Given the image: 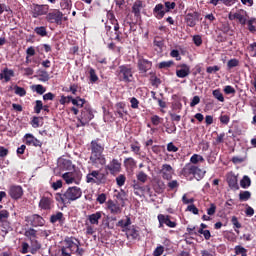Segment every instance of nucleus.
Listing matches in <instances>:
<instances>
[{
    "mask_svg": "<svg viewBox=\"0 0 256 256\" xmlns=\"http://www.w3.org/2000/svg\"><path fill=\"white\" fill-rule=\"evenodd\" d=\"M219 121L222 125H229V121H231V117H229V115H220Z\"/></svg>",
    "mask_w": 256,
    "mask_h": 256,
    "instance_id": "69168bd1",
    "label": "nucleus"
},
{
    "mask_svg": "<svg viewBox=\"0 0 256 256\" xmlns=\"http://www.w3.org/2000/svg\"><path fill=\"white\" fill-rule=\"evenodd\" d=\"M41 111H43V101L36 100V104L34 106V112L37 113V115H39Z\"/></svg>",
    "mask_w": 256,
    "mask_h": 256,
    "instance_id": "5fc2aeb1",
    "label": "nucleus"
},
{
    "mask_svg": "<svg viewBox=\"0 0 256 256\" xmlns=\"http://www.w3.org/2000/svg\"><path fill=\"white\" fill-rule=\"evenodd\" d=\"M93 117L94 115L93 111L91 110V106H85L81 110L80 123H82V125H87V123H89V121H91Z\"/></svg>",
    "mask_w": 256,
    "mask_h": 256,
    "instance_id": "dca6fc26",
    "label": "nucleus"
},
{
    "mask_svg": "<svg viewBox=\"0 0 256 256\" xmlns=\"http://www.w3.org/2000/svg\"><path fill=\"white\" fill-rule=\"evenodd\" d=\"M137 67L140 75H145L153 67V62L143 57L138 58Z\"/></svg>",
    "mask_w": 256,
    "mask_h": 256,
    "instance_id": "f8f14e48",
    "label": "nucleus"
},
{
    "mask_svg": "<svg viewBox=\"0 0 256 256\" xmlns=\"http://www.w3.org/2000/svg\"><path fill=\"white\" fill-rule=\"evenodd\" d=\"M165 8L164 10L166 11V13H169V11H171V9H175V7H177V4L175 2H165L164 3Z\"/></svg>",
    "mask_w": 256,
    "mask_h": 256,
    "instance_id": "13d9d810",
    "label": "nucleus"
},
{
    "mask_svg": "<svg viewBox=\"0 0 256 256\" xmlns=\"http://www.w3.org/2000/svg\"><path fill=\"white\" fill-rule=\"evenodd\" d=\"M24 143L25 145L32 147H43V142L37 139L33 134L27 133L24 135Z\"/></svg>",
    "mask_w": 256,
    "mask_h": 256,
    "instance_id": "f3484780",
    "label": "nucleus"
},
{
    "mask_svg": "<svg viewBox=\"0 0 256 256\" xmlns=\"http://www.w3.org/2000/svg\"><path fill=\"white\" fill-rule=\"evenodd\" d=\"M34 33H36V35H38L39 37H47L48 33H47V27L45 26H39L34 28Z\"/></svg>",
    "mask_w": 256,
    "mask_h": 256,
    "instance_id": "c9c22d12",
    "label": "nucleus"
},
{
    "mask_svg": "<svg viewBox=\"0 0 256 256\" xmlns=\"http://www.w3.org/2000/svg\"><path fill=\"white\" fill-rule=\"evenodd\" d=\"M165 253V247L163 246H158L156 249L153 251V256H161Z\"/></svg>",
    "mask_w": 256,
    "mask_h": 256,
    "instance_id": "774afa93",
    "label": "nucleus"
},
{
    "mask_svg": "<svg viewBox=\"0 0 256 256\" xmlns=\"http://www.w3.org/2000/svg\"><path fill=\"white\" fill-rule=\"evenodd\" d=\"M212 95L217 99V101H220V103H225V97L223 96V93H221L220 89L213 90Z\"/></svg>",
    "mask_w": 256,
    "mask_h": 256,
    "instance_id": "a19ab883",
    "label": "nucleus"
},
{
    "mask_svg": "<svg viewBox=\"0 0 256 256\" xmlns=\"http://www.w3.org/2000/svg\"><path fill=\"white\" fill-rule=\"evenodd\" d=\"M102 211H97L93 214L87 216V221H89L90 225H99V220L103 217Z\"/></svg>",
    "mask_w": 256,
    "mask_h": 256,
    "instance_id": "5701e85b",
    "label": "nucleus"
},
{
    "mask_svg": "<svg viewBox=\"0 0 256 256\" xmlns=\"http://www.w3.org/2000/svg\"><path fill=\"white\" fill-rule=\"evenodd\" d=\"M126 235L128 239H132V241H135V239L139 238V230H137L135 228V225H133L126 230Z\"/></svg>",
    "mask_w": 256,
    "mask_h": 256,
    "instance_id": "c85d7f7f",
    "label": "nucleus"
},
{
    "mask_svg": "<svg viewBox=\"0 0 256 256\" xmlns=\"http://www.w3.org/2000/svg\"><path fill=\"white\" fill-rule=\"evenodd\" d=\"M245 15H247V11L241 9L235 13L230 12L228 14V19L229 21H237L239 25L245 27V25H247V17H245Z\"/></svg>",
    "mask_w": 256,
    "mask_h": 256,
    "instance_id": "1a4fd4ad",
    "label": "nucleus"
},
{
    "mask_svg": "<svg viewBox=\"0 0 256 256\" xmlns=\"http://www.w3.org/2000/svg\"><path fill=\"white\" fill-rule=\"evenodd\" d=\"M63 212H57L56 214L51 215L50 217V223H63Z\"/></svg>",
    "mask_w": 256,
    "mask_h": 256,
    "instance_id": "f704fd0d",
    "label": "nucleus"
},
{
    "mask_svg": "<svg viewBox=\"0 0 256 256\" xmlns=\"http://www.w3.org/2000/svg\"><path fill=\"white\" fill-rule=\"evenodd\" d=\"M83 196V190H81L78 186H71L66 189V191L55 194V199L57 203H61V205H71L73 201H77L81 199Z\"/></svg>",
    "mask_w": 256,
    "mask_h": 256,
    "instance_id": "f03ea898",
    "label": "nucleus"
},
{
    "mask_svg": "<svg viewBox=\"0 0 256 256\" xmlns=\"http://www.w3.org/2000/svg\"><path fill=\"white\" fill-rule=\"evenodd\" d=\"M60 256H72L71 254L74 253V250H69L65 248V246H62L60 248Z\"/></svg>",
    "mask_w": 256,
    "mask_h": 256,
    "instance_id": "0e129e2a",
    "label": "nucleus"
},
{
    "mask_svg": "<svg viewBox=\"0 0 256 256\" xmlns=\"http://www.w3.org/2000/svg\"><path fill=\"white\" fill-rule=\"evenodd\" d=\"M14 91L16 95H19V97H25V95H27V90L18 85L14 86Z\"/></svg>",
    "mask_w": 256,
    "mask_h": 256,
    "instance_id": "49530a36",
    "label": "nucleus"
},
{
    "mask_svg": "<svg viewBox=\"0 0 256 256\" xmlns=\"http://www.w3.org/2000/svg\"><path fill=\"white\" fill-rule=\"evenodd\" d=\"M32 91H36L38 93V95H43V93H45V91H47V88H45L41 84H37V85L32 86Z\"/></svg>",
    "mask_w": 256,
    "mask_h": 256,
    "instance_id": "09e8293b",
    "label": "nucleus"
},
{
    "mask_svg": "<svg viewBox=\"0 0 256 256\" xmlns=\"http://www.w3.org/2000/svg\"><path fill=\"white\" fill-rule=\"evenodd\" d=\"M141 9H143V1L136 0L132 6V13L137 19H141Z\"/></svg>",
    "mask_w": 256,
    "mask_h": 256,
    "instance_id": "393cba45",
    "label": "nucleus"
},
{
    "mask_svg": "<svg viewBox=\"0 0 256 256\" xmlns=\"http://www.w3.org/2000/svg\"><path fill=\"white\" fill-rule=\"evenodd\" d=\"M131 225V217L126 216V219H121L117 222L116 226L120 227L122 231H127Z\"/></svg>",
    "mask_w": 256,
    "mask_h": 256,
    "instance_id": "bb28decb",
    "label": "nucleus"
},
{
    "mask_svg": "<svg viewBox=\"0 0 256 256\" xmlns=\"http://www.w3.org/2000/svg\"><path fill=\"white\" fill-rule=\"evenodd\" d=\"M107 19L111 25L118 22L117 18H115V14L112 11L107 12Z\"/></svg>",
    "mask_w": 256,
    "mask_h": 256,
    "instance_id": "bf43d9fd",
    "label": "nucleus"
},
{
    "mask_svg": "<svg viewBox=\"0 0 256 256\" xmlns=\"http://www.w3.org/2000/svg\"><path fill=\"white\" fill-rule=\"evenodd\" d=\"M99 141L100 139L96 138L90 142V163L92 167H95V169H99L107 163V159L105 158V155H103L105 145L101 144Z\"/></svg>",
    "mask_w": 256,
    "mask_h": 256,
    "instance_id": "f257e3e1",
    "label": "nucleus"
},
{
    "mask_svg": "<svg viewBox=\"0 0 256 256\" xmlns=\"http://www.w3.org/2000/svg\"><path fill=\"white\" fill-rule=\"evenodd\" d=\"M3 73H4V81L6 83H9V81H11V77H15V71L9 68H4Z\"/></svg>",
    "mask_w": 256,
    "mask_h": 256,
    "instance_id": "72a5a7b5",
    "label": "nucleus"
},
{
    "mask_svg": "<svg viewBox=\"0 0 256 256\" xmlns=\"http://www.w3.org/2000/svg\"><path fill=\"white\" fill-rule=\"evenodd\" d=\"M82 174L79 171L66 172L62 175V179L65 181L66 185H79L81 181Z\"/></svg>",
    "mask_w": 256,
    "mask_h": 256,
    "instance_id": "0eeeda50",
    "label": "nucleus"
},
{
    "mask_svg": "<svg viewBox=\"0 0 256 256\" xmlns=\"http://www.w3.org/2000/svg\"><path fill=\"white\" fill-rule=\"evenodd\" d=\"M125 181H127L125 174H120L116 177V183L118 187H123V185H125Z\"/></svg>",
    "mask_w": 256,
    "mask_h": 256,
    "instance_id": "3c124183",
    "label": "nucleus"
},
{
    "mask_svg": "<svg viewBox=\"0 0 256 256\" xmlns=\"http://www.w3.org/2000/svg\"><path fill=\"white\" fill-rule=\"evenodd\" d=\"M133 71V66L130 64H123L118 66L115 75L121 83H133L135 81V77Z\"/></svg>",
    "mask_w": 256,
    "mask_h": 256,
    "instance_id": "20e7f679",
    "label": "nucleus"
},
{
    "mask_svg": "<svg viewBox=\"0 0 256 256\" xmlns=\"http://www.w3.org/2000/svg\"><path fill=\"white\" fill-rule=\"evenodd\" d=\"M239 67V60L237 58H232L227 62V69L231 71V69Z\"/></svg>",
    "mask_w": 256,
    "mask_h": 256,
    "instance_id": "c03bdc74",
    "label": "nucleus"
},
{
    "mask_svg": "<svg viewBox=\"0 0 256 256\" xmlns=\"http://www.w3.org/2000/svg\"><path fill=\"white\" fill-rule=\"evenodd\" d=\"M8 195H10L11 199L17 201L23 197V187L19 185H12L8 190Z\"/></svg>",
    "mask_w": 256,
    "mask_h": 256,
    "instance_id": "a211bd4d",
    "label": "nucleus"
},
{
    "mask_svg": "<svg viewBox=\"0 0 256 256\" xmlns=\"http://www.w3.org/2000/svg\"><path fill=\"white\" fill-rule=\"evenodd\" d=\"M46 21L48 23H55L61 25L63 23V12L59 9H54L46 14Z\"/></svg>",
    "mask_w": 256,
    "mask_h": 256,
    "instance_id": "9d476101",
    "label": "nucleus"
},
{
    "mask_svg": "<svg viewBox=\"0 0 256 256\" xmlns=\"http://www.w3.org/2000/svg\"><path fill=\"white\" fill-rule=\"evenodd\" d=\"M66 103H73L72 96H61L60 105H66Z\"/></svg>",
    "mask_w": 256,
    "mask_h": 256,
    "instance_id": "e2e57ef3",
    "label": "nucleus"
},
{
    "mask_svg": "<svg viewBox=\"0 0 256 256\" xmlns=\"http://www.w3.org/2000/svg\"><path fill=\"white\" fill-rule=\"evenodd\" d=\"M248 51H249L251 57L256 58V42L249 44Z\"/></svg>",
    "mask_w": 256,
    "mask_h": 256,
    "instance_id": "052dcab7",
    "label": "nucleus"
},
{
    "mask_svg": "<svg viewBox=\"0 0 256 256\" xmlns=\"http://www.w3.org/2000/svg\"><path fill=\"white\" fill-rule=\"evenodd\" d=\"M150 121L154 127H157L158 125H161L163 123V118H161L159 115H153L150 118Z\"/></svg>",
    "mask_w": 256,
    "mask_h": 256,
    "instance_id": "a18cd8bd",
    "label": "nucleus"
},
{
    "mask_svg": "<svg viewBox=\"0 0 256 256\" xmlns=\"http://www.w3.org/2000/svg\"><path fill=\"white\" fill-rule=\"evenodd\" d=\"M173 65V61H163L158 64L159 69H169Z\"/></svg>",
    "mask_w": 256,
    "mask_h": 256,
    "instance_id": "680f3d73",
    "label": "nucleus"
},
{
    "mask_svg": "<svg viewBox=\"0 0 256 256\" xmlns=\"http://www.w3.org/2000/svg\"><path fill=\"white\" fill-rule=\"evenodd\" d=\"M31 227H45V218L39 214H33L26 218Z\"/></svg>",
    "mask_w": 256,
    "mask_h": 256,
    "instance_id": "4468645a",
    "label": "nucleus"
},
{
    "mask_svg": "<svg viewBox=\"0 0 256 256\" xmlns=\"http://www.w3.org/2000/svg\"><path fill=\"white\" fill-rule=\"evenodd\" d=\"M125 107H127V105L124 102H118L115 105V115H118L120 119H123L125 115H129V112Z\"/></svg>",
    "mask_w": 256,
    "mask_h": 256,
    "instance_id": "aec40b11",
    "label": "nucleus"
},
{
    "mask_svg": "<svg viewBox=\"0 0 256 256\" xmlns=\"http://www.w3.org/2000/svg\"><path fill=\"white\" fill-rule=\"evenodd\" d=\"M206 174V170H203L199 166L191 163L185 164V166L180 171V175H183V177H186V179H196V181H201V179H203Z\"/></svg>",
    "mask_w": 256,
    "mask_h": 256,
    "instance_id": "7ed1b4c3",
    "label": "nucleus"
},
{
    "mask_svg": "<svg viewBox=\"0 0 256 256\" xmlns=\"http://www.w3.org/2000/svg\"><path fill=\"white\" fill-rule=\"evenodd\" d=\"M24 235L29 241H31V239H37V230L30 228L25 231Z\"/></svg>",
    "mask_w": 256,
    "mask_h": 256,
    "instance_id": "4c0bfd02",
    "label": "nucleus"
},
{
    "mask_svg": "<svg viewBox=\"0 0 256 256\" xmlns=\"http://www.w3.org/2000/svg\"><path fill=\"white\" fill-rule=\"evenodd\" d=\"M201 13L197 11L189 12L184 16V21L187 27H195L201 21Z\"/></svg>",
    "mask_w": 256,
    "mask_h": 256,
    "instance_id": "9b49d317",
    "label": "nucleus"
},
{
    "mask_svg": "<svg viewBox=\"0 0 256 256\" xmlns=\"http://www.w3.org/2000/svg\"><path fill=\"white\" fill-rule=\"evenodd\" d=\"M108 175L109 172L103 173L99 170H93L86 175V183H91L92 185H106Z\"/></svg>",
    "mask_w": 256,
    "mask_h": 256,
    "instance_id": "39448f33",
    "label": "nucleus"
},
{
    "mask_svg": "<svg viewBox=\"0 0 256 256\" xmlns=\"http://www.w3.org/2000/svg\"><path fill=\"white\" fill-rule=\"evenodd\" d=\"M199 163H205V158L199 154H193L190 157V164L191 165H198Z\"/></svg>",
    "mask_w": 256,
    "mask_h": 256,
    "instance_id": "7c9ffc66",
    "label": "nucleus"
},
{
    "mask_svg": "<svg viewBox=\"0 0 256 256\" xmlns=\"http://www.w3.org/2000/svg\"><path fill=\"white\" fill-rule=\"evenodd\" d=\"M30 243L32 246L30 253H32V255H35V253H37L39 249H41V243H39V240H37L36 238H30Z\"/></svg>",
    "mask_w": 256,
    "mask_h": 256,
    "instance_id": "c756f323",
    "label": "nucleus"
},
{
    "mask_svg": "<svg viewBox=\"0 0 256 256\" xmlns=\"http://www.w3.org/2000/svg\"><path fill=\"white\" fill-rule=\"evenodd\" d=\"M89 75L90 83H97L99 81V76H97V72L93 68L89 69Z\"/></svg>",
    "mask_w": 256,
    "mask_h": 256,
    "instance_id": "37998d69",
    "label": "nucleus"
},
{
    "mask_svg": "<svg viewBox=\"0 0 256 256\" xmlns=\"http://www.w3.org/2000/svg\"><path fill=\"white\" fill-rule=\"evenodd\" d=\"M30 125L34 128V129H37L39 127H41V124H40V118L37 117V116H34L30 122Z\"/></svg>",
    "mask_w": 256,
    "mask_h": 256,
    "instance_id": "4d7b16f0",
    "label": "nucleus"
},
{
    "mask_svg": "<svg viewBox=\"0 0 256 256\" xmlns=\"http://www.w3.org/2000/svg\"><path fill=\"white\" fill-rule=\"evenodd\" d=\"M246 25L248 27V31L252 34L256 33V18H250L249 20H246Z\"/></svg>",
    "mask_w": 256,
    "mask_h": 256,
    "instance_id": "2f4dec72",
    "label": "nucleus"
},
{
    "mask_svg": "<svg viewBox=\"0 0 256 256\" xmlns=\"http://www.w3.org/2000/svg\"><path fill=\"white\" fill-rule=\"evenodd\" d=\"M240 187H242V189H247L248 187H251V178H249V176H244L240 181Z\"/></svg>",
    "mask_w": 256,
    "mask_h": 256,
    "instance_id": "79ce46f5",
    "label": "nucleus"
},
{
    "mask_svg": "<svg viewBox=\"0 0 256 256\" xmlns=\"http://www.w3.org/2000/svg\"><path fill=\"white\" fill-rule=\"evenodd\" d=\"M75 241H77L78 244L76 245V251H74V254L77 256L85 255V249L79 247L81 245L79 239H75Z\"/></svg>",
    "mask_w": 256,
    "mask_h": 256,
    "instance_id": "603ef678",
    "label": "nucleus"
},
{
    "mask_svg": "<svg viewBox=\"0 0 256 256\" xmlns=\"http://www.w3.org/2000/svg\"><path fill=\"white\" fill-rule=\"evenodd\" d=\"M227 183H228L230 189H236V190L239 189L237 176H235V174H229L227 176Z\"/></svg>",
    "mask_w": 256,
    "mask_h": 256,
    "instance_id": "cd10ccee",
    "label": "nucleus"
},
{
    "mask_svg": "<svg viewBox=\"0 0 256 256\" xmlns=\"http://www.w3.org/2000/svg\"><path fill=\"white\" fill-rule=\"evenodd\" d=\"M165 6L161 3L157 4L153 9V15L156 17V19H163L165 17Z\"/></svg>",
    "mask_w": 256,
    "mask_h": 256,
    "instance_id": "b1692460",
    "label": "nucleus"
},
{
    "mask_svg": "<svg viewBox=\"0 0 256 256\" xmlns=\"http://www.w3.org/2000/svg\"><path fill=\"white\" fill-rule=\"evenodd\" d=\"M107 209L110 211L111 215H120V213L123 211L121 206L115 203L113 200H108Z\"/></svg>",
    "mask_w": 256,
    "mask_h": 256,
    "instance_id": "412c9836",
    "label": "nucleus"
},
{
    "mask_svg": "<svg viewBox=\"0 0 256 256\" xmlns=\"http://www.w3.org/2000/svg\"><path fill=\"white\" fill-rule=\"evenodd\" d=\"M235 253L236 255L247 256V249L243 246H236Z\"/></svg>",
    "mask_w": 256,
    "mask_h": 256,
    "instance_id": "6e6d98bb",
    "label": "nucleus"
},
{
    "mask_svg": "<svg viewBox=\"0 0 256 256\" xmlns=\"http://www.w3.org/2000/svg\"><path fill=\"white\" fill-rule=\"evenodd\" d=\"M75 237L71 236V237H66L64 239V243L66 246H64V249H69L70 251H73V249H75L78 245V242L75 243Z\"/></svg>",
    "mask_w": 256,
    "mask_h": 256,
    "instance_id": "a878e982",
    "label": "nucleus"
},
{
    "mask_svg": "<svg viewBox=\"0 0 256 256\" xmlns=\"http://www.w3.org/2000/svg\"><path fill=\"white\" fill-rule=\"evenodd\" d=\"M47 13H49L48 4H32L31 15L33 19H37V17H43V15H47Z\"/></svg>",
    "mask_w": 256,
    "mask_h": 256,
    "instance_id": "6e6552de",
    "label": "nucleus"
},
{
    "mask_svg": "<svg viewBox=\"0 0 256 256\" xmlns=\"http://www.w3.org/2000/svg\"><path fill=\"white\" fill-rule=\"evenodd\" d=\"M105 171H109L110 175H117V173H121V163L119 160L113 158L106 166Z\"/></svg>",
    "mask_w": 256,
    "mask_h": 256,
    "instance_id": "ddd939ff",
    "label": "nucleus"
},
{
    "mask_svg": "<svg viewBox=\"0 0 256 256\" xmlns=\"http://www.w3.org/2000/svg\"><path fill=\"white\" fill-rule=\"evenodd\" d=\"M163 179L171 181L173 177V167L170 164H163L161 169Z\"/></svg>",
    "mask_w": 256,
    "mask_h": 256,
    "instance_id": "4be33fe9",
    "label": "nucleus"
},
{
    "mask_svg": "<svg viewBox=\"0 0 256 256\" xmlns=\"http://www.w3.org/2000/svg\"><path fill=\"white\" fill-rule=\"evenodd\" d=\"M85 99L77 96L76 98H72V105H75L79 109H82L83 105H85Z\"/></svg>",
    "mask_w": 256,
    "mask_h": 256,
    "instance_id": "e433bc0d",
    "label": "nucleus"
},
{
    "mask_svg": "<svg viewBox=\"0 0 256 256\" xmlns=\"http://www.w3.org/2000/svg\"><path fill=\"white\" fill-rule=\"evenodd\" d=\"M60 7L63 10L71 11V8L73 7V2L71 0H62L60 2Z\"/></svg>",
    "mask_w": 256,
    "mask_h": 256,
    "instance_id": "ea45409f",
    "label": "nucleus"
},
{
    "mask_svg": "<svg viewBox=\"0 0 256 256\" xmlns=\"http://www.w3.org/2000/svg\"><path fill=\"white\" fill-rule=\"evenodd\" d=\"M54 203L53 194L51 192H45L40 198L38 207L42 209V211H51Z\"/></svg>",
    "mask_w": 256,
    "mask_h": 256,
    "instance_id": "423d86ee",
    "label": "nucleus"
},
{
    "mask_svg": "<svg viewBox=\"0 0 256 256\" xmlns=\"http://www.w3.org/2000/svg\"><path fill=\"white\" fill-rule=\"evenodd\" d=\"M231 223L234 227V231L236 233H239V230H237V229H241V223H239V219L237 218V216H232Z\"/></svg>",
    "mask_w": 256,
    "mask_h": 256,
    "instance_id": "de8ad7c7",
    "label": "nucleus"
},
{
    "mask_svg": "<svg viewBox=\"0 0 256 256\" xmlns=\"http://www.w3.org/2000/svg\"><path fill=\"white\" fill-rule=\"evenodd\" d=\"M167 186H168V191H177V189H179V181L172 180L168 182Z\"/></svg>",
    "mask_w": 256,
    "mask_h": 256,
    "instance_id": "8fccbe9b",
    "label": "nucleus"
},
{
    "mask_svg": "<svg viewBox=\"0 0 256 256\" xmlns=\"http://www.w3.org/2000/svg\"><path fill=\"white\" fill-rule=\"evenodd\" d=\"M240 201H249L251 199V192L249 191H243L239 194Z\"/></svg>",
    "mask_w": 256,
    "mask_h": 256,
    "instance_id": "864d4df0",
    "label": "nucleus"
},
{
    "mask_svg": "<svg viewBox=\"0 0 256 256\" xmlns=\"http://www.w3.org/2000/svg\"><path fill=\"white\" fill-rule=\"evenodd\" d=\"M130 149L134 155H141V145H139V141L132 143Z\"/></svg>",
    "mask_w": 256,
    "mask_h": 256,
    "instance_id": "58836bf2",
    "label": "nucleus"
},
{
    "mask_svg": "<svg viewBox=\"0 0 256 256\" xmlns=\"http://www.w3.org/2000/svg\"><path fill=\"white\" fill-rule=\"evenodd\" d=\"M157 219L159 221V227H163V225H166L167 227H170V229H175L177 227V222L171 220V216L159 214L157 216Z\"/></svg>",
    "mask_w": 256,
    "mask_h": 256,
    "instance_id": "2eb2a0df",
    "label": "nucleus"
},
{
    "mask_svg": "<svg viewBox=\"0 0 256 256\" xmlns=\"http://www.w3.org/2000/svg\"><path fill=\"white\" fill-rule=\"evenodd\" d=\"M124 167H126V169H135V167H137V161H135L133 157L126 158L124 159Z\"/></svg>",
    "mask_w": 256,
    "mask_h": 256,
    "instance_id": "473e14b6",
    "label": "nucleus"
},
{
    "mask_svg": "<svg viewBox=\"0 0 256 256\" xmlns=\"http://www.w3.org/2000/svg\"><path fill=\"white\" fill-rule=\"evenodd\" d=\"M147 175L145 172L141 171L137 174V179L140 181V183H147Z\"/></svg>",
    "mask_w": 256,
    "mask_h": 256,
    "instance_id": "338daca9",
    "label": "nucleus"
},
{
    "mask_svg": "<svg viewBox=\"0 0 256 256\" xmlns=\"http://www.w3.org/2000/svg\"><path fill=\"white\" fill-rule=\"evenodd\" d=\"M178 67L181 68L179 70H176V76L179 79H185V77H189V75L191 74V67H189V65L180 64Z\"/></svg>",
    "mask_w": 256,
    "mask_h": 256,
    "instance_id": "6ab92c4d",
    "label": "nucleus"
}]
</instances>
